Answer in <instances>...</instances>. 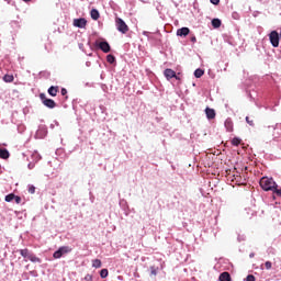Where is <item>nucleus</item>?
Returning a JSON list of instances; mask_svg holds the SVG:
<instances>
[{
  "label": "nucleus",
  "instance_id": "f257e3e1",
  "mask_svg": "<svg viewBox=\"0 0 281 281\" xmlns=\"http://www.w3.org/2000/svg\"><path fill=\"white\" fill-rule=\"evenodd\" d=\"M260 188L265 190V192H272V190H276L278 188V184L273 180V178H267L262 177L259 181Z\"/></svg>",
  "mask_w": 281,
  "mask_h": 281
},
{
  "label": "nucleus",
  "instance_id": "f03ea898",
  "mask_svg": "<svg viewBox=\"0 0 281 281\" xmlns=\"http://www.w3.org/2000/svg\"><path fill=\"white\" fill-rule=\"evenodd\" d=\"M94 47H98L99 49H101L103 54H109V52H111V45L104 38L97 40L94 42Z\"/></svg>",
  "mask_w": 281,
  "mask_h": 281
},
{
  "label": "nucleus",
  "instance_id": "7ed1b4c3",
  "mask_svg": "<svg viewBox=\"0 0 281 281\" xmlns=\"http://www.w3.org/2000/svg\"><path fill=\"white\" fill-rule=\"evenodd\" d=\"M70 251H71V247L61 246L53 254V258H55V260H58L60 259L61 256H65V254H70Z\"/></svg>",
  "mask_w": 281,
  "mask_h": 281
},
{
  "label": "nucleus",
  "instance_id": "20e7f679",
  "mask_svg": "<svg viewBox=\"0 0 281 281\" xmlns=\"http://www.w3.org/2000/svg\"><path fill=\"white\" fill-rule=\"evenodd\" d=\"M115 23L116 30H119L121 34H126V32H128V25H126V22H124V20H122L121 18H116Z\"/></svg>",
  "mask_w": 281,
  "mask_h": 281
},
{
  "label": "nucleus",
  "instance_id": "39448f33",
  "mask_svg": "<svg viewBox=\"0 0 281 281\" xmlns=\"http://www.w3.org/2000/svg\"><path fill=\"white\" fill-rule=\"evenodd\" d=\"M269 38H270V43H271L272 47L280 46V34L278 33V31H272L269 34Z\"/></svg>",
  "mask_w": 281,
  "mask_h": 281
},
{
  "label": "nucleus",
  "instance_id": "423d86ee",
  "mask_svg": "<svg viewBox=\"0 0 281 281\" xmlns=\"http://www.w3.org/2000/svg\"><path fill=\"white\" fill-rule=\"evenodd\" d=\"M40 98H41L43 104L45 106H47V109H55L56 108V102L53 99L45 98V94H43V93L40 94Z\"/></svg>",
  "mask_w": 281,
  "mask_h": 281
},
{
  "label": "nucleus",
  "instance_id": "0eeeda50",
  "mask_svg": "<svg viewBox=\"0 0 281 281\" xmlns=\"http://www.w3.org/2000/svg\"><path fill=\"white\" fill-rule=\"evenodd\" d=\"M35 137L36 139H44V137H47V126L40 125L35 133Z\"/></svg>",
  "mask_w": 281,
  "mask_h": 281
},
{
  "label": "nucleus",
  "instance_id": "6e6552de",
  "mask_svg": "<svg viewBox=\"0 0 281 281\" xmlns=\"http://www.w3.org/2000/svg\"><path fill=\"white\" fill-rule=\"evenodd\" d=\"M164 76L167 80H172V78H177V72L170 68L165 69Z\"/></svg>",
  "mask_w": 281,
  "mask_h": 281
},
{
  "label": "nucleus",
  "instance_id": "1a4fd4ad",
  "mask_svg": "<svg viewBox=\"0 0 281 281\" xmlns=\"http://www.w3.org/2000/svg\"><path fill=\"white\" fill-rule=\"evenodd\" d=\"M75 27H86L87 26V20L85 18H79L74 20Z\"/></svg>",
  "mask_w": 281,
  "mask_h": 281
},
{
  "label": "nucleus",
  "instance_id": "9d476101",
  "mask_svg": "<svg viewBox=\"0 0 281 281\" xmlns=\"http://www.w3.org/2000/svg\"><path fill=\"white\" fill-rule=\"evenodd\" d=\"M228 180H231L232 183H235L237 186H240V183H243V177H240L239 175L229 176Z\"/></svg>",
  "mask_w": 281,
  "mask_h": 281
},
{
  "label": "nucleus",
  "instance_id": "9b49d317",
  "mask_svg": "<svg viewBox=\"0 0 281 281\" xmlns=\"http://www.w3.org/2000/svg\"><path fill=\"white\" fill-rule=\"evenodd\" d=\"M205 114H206L207 120H214V117H216V111L212 108H206Z\"/></svg>",
  "mask_w": 281,
  "mask_h": 281
},
{
  "label": "nucleus",
  "instance_id": "f8f14e48",
  "mask_svg": "<svg viewBox=\"0 0 281 281\" xmlns=\"http://www.w3.org/2000/svg\"><path fill=\"white\" fill-rule=\"evenodd\" d=\"M224 126L228 133H232V131H234V122L232 119H226Z\"/></svg>",
  "mask_w": 281,
  "mask_h": 281
},
{
  "label": "nucleus",
  "instance_id": "ddd939ff",
  "mask_svg": "<svg viewBox=\"0 0 281 281\" xmlns=\"http://www.w3.org/2000/svg\"><path fill=\"white\" fill-rule=\"evenodd\" d=\"M0 159H10V151L0 147Z\"/></svg>",
  "mask_w": 281,
  "mask_h": 281
},
{
  "label": "nucleus",
  "instance_id": "4468645a",
  "mask_svg": "<svg viewBox=\"0 0 281 281\" xmlns=\"http://www.w3.org/2000/svg\"><path fill=\"white\" fill-rule=\"evenodd\" d=\"M190 34L189 27H181L177 31V36H188Z\"/></svg>",
  "mask_w": 281,
  "mask_h": 281
},
{
  "label": "nucleus",
  "instance_id": "2eb2a0df",
  "mask_svg": "<svg viewBox=\"0 0 281 281\" xmlns=\"http://www.w3.org/2000/svg\"><path fill=\"white\" fill-rule=\"evenodd\" d=\"M20 256H22V258H27V260H30V256H32V251H30L27 248L20 249Z\"/></svg>",
  "mask_w": 281,
  "mask_h": 281
},
{
  "label": "nucleus",
  "instance_id": "dca6fc26",
  "mask_svg": "<svg viewBox=\"0 0 281 281\" xmlns=\"http://www.w3.org/2000/svg\"><path fill=\"white\" fill-rule=\"evenodd\" d=\"M90 16L93 21H98V19H100V11H98L97 9H92L90 11Z\"/></svg>",
  "mask_w": 281,
  "mask_h": 281
},
{
  "label": "nucleus",
  "instance_id": "f3484780",
  "mask_svg": "<svg viewBox=\"0 0 281 281\" xmlns=\"http://www.w3.org/2000/svg\"><path fill=\"white\" fill-rule=\"evenodd\" d=\"M220 281H232V276H229V272H222L220 274Z\"/></svg>",
  "mask_w": 281,
  "mask_h": 281
},
{
  "label": "nucleus",
  "instance_id": "a211bd4d",
  "mask_svg": "<svg viewBox=\"0 0 281 281\" xmlns=\"http://www.w3.org/2000/svg\"><path fill=\"white\" fill-rule=\"evenodd\" d=\"M29 260L31 262H37L38 265H41L43 262V260H41V258L36 257V255H34V252H32L30 255Z\"/></svg>",
  "mask_w": 281,
  "mask_h": 281
},
{
  "label": "nucleus",
  "instance_id": "6ab92c4d",
  "mask_svg": "<svg viewBox=\"0 0 281 281\" xmlns=\"http://www.w3.org/2000/svg\"><path fill=\"white\" fill-rule=\"evenodd\" d=\"M48 93L52 95V98H56V95L58 94V87L52 86L50 88H48Z\"/></svg>",
  "mask_w": 281,
  "mask_h": 281
},
{
  "label": "nucleus",
  "instance_id": "aec40b11",
  "mask_svg": "<svg viewBox=\"0 0 281 281\" xmlns=\"http://www.w3.org/2000/svg\"><path fill=\"white\" fill-rule=\"evenodd\" d=\"M211 23L215 30H217V27H221L222 25L221 19H217V18L213 19Z\"/></svg>",
  "mask_w": 281,
  "mask_h": 281
},
{
  "label": "nucleus",
  "instance_id": "412c9836",
  "mask_svg": "<svg viewBox=\"0 0 281 281\" xmlns=\"http://www.w3.org/2000/svg\"><path fill=\"white\" fill-rule=\"evenodd\" d=\"M92 267H93L94 269H100V268L102 267V260H100V259H93V260H92Z\"/></svg>",
  "mask_w": 281,
  "mask_h": 281
},
{
  "label": "nucleus",
  "instance_id": "4be33fe9",
  "mask_svg": "<svg viewBox=\"0 0 281 281\" xmlns=\"http://www.w3.org/2000/svg\"><path fill=\"white\" fill-rule=\"evenodd\" d=\"M31 157H32V160L33 161H35V164L36 162H38V161H41V154H38V151H34L32 155H31Z\"/></svg>",
  "mask_w": 281,
  "mask_h": 281
},
{
  "label": "nucleus",
  "instance_id": "5701e85b",
  "mask_svg": "<svg viewBox=\"0 0 281 281\" xmlns=\"http://www.w3.org/2000/svg\"><path fill=\"white\" fill-rule=\"evenodd\" d=\"M100 278H102L104 280V278H109V269L103 268L100 271Z\"/></svg>",
  "mask_w": 281,
  "mask_h": 281
},
{
  "label": "nucleus",
  "instance_id": "b1692460",
  "mask_svg": "<svg viewBox=\"0 0 281 281\" xmlns=\"http://www.w3.org/2000/svg\"><path fill=\"white\" fill-rule=\"evenodd\" d=\"M3 81L4 82H14V76H12V75H4L3 76Z\"/></svg>",
  "mask_w": 281,
  "mask_h": 281
},
{
  "label": "nucleus",
  "instance_id": "393cba45",
  "mask_svg": "<svg viewBox=\"0 0 281 281\" xmlns=\"http://www.w3.org/2000/svg\"><path fill=\"white\" fill-rule=\"evenodd\" d=\"M15 195L13 193H10L8 195H5L4 201H7V203H12V201H14Z\"/></svg>",
  "mask_w": 281,
  "mask_h": 281
},
{
  "label": "nucleus",
  "instance_id": "a878e982",
  "mask_svg": "<svg viewBox=\"0 0 281 281\" xmlns=\"http://www.w3.org/2000/svg\"><path fill=\"white\" fill-rule=\"evenodd\" d=\"M203 74H205V71H204L203 69H201V68H198V69H195V71H194V76H195L196 78H201V77L203 76Z\"/></svg>",
  "mask_w": 281,
  "mask_h": 281
},
{
  "label": "nucleus",
  "instance_id": "bb28decb",
  "mask_svg": "<svg viewBox=\"0 0 281 281\" xmlns=\"http://www.w3.org/2000/svg\"><path fill=\"white\" fill-rule=\"evenodd\" d=\"M106 60H108V63H109L110 65H114V63H115V57L110 54V55L106 56Z\"/></svg>",
  "mask_w": 281,
  "mask_h": 281
},
{
  "label": "nucleus",
  "instance_id": "cd10ccee",
  "mask_svg": "<svg viewBox=\"0 0 281 281\" xmlns=\"http://www.w3.org/2000/svg\"><path fill=\"white\" fill-rule=\"evenodd\" d=\"M240 142H241L240 138L234 137V138L232 139V145H233V146H240Z\"/></svg>",
  "mask_w": 281,
  "mask_h": 281
},
{
  "label": "nucleus",
  "instance_id": "c85d7f7f",
  "mask_svg": "<svg viewBox=\"0 0 281 281\" xmlns=\"http://www.w3.org/2000/svg\"><path fill=\"white\" fill-rule=\"evenodd\" d=\"M272 192H273V194H277V196H281V189H278V187H274Z\"/></svg>",
  "mask_w": 281,
  "mask_h": 281
},
{
  "label": "nucleus",
  "instance_id": "c756f323",
  "mask_svg": "<svg viewBox=\"0 0 281 281\" xmlns=\"http://www.w3.org/2000/svg\"><path fill=\"white\" fill-rule=\"evenodd\" d=\"M265 267L269 271V269H271V267H273V263H271V261H266Z\"/></svg>",
  "mask_w": 281,
  "mask_h": 281
},
{
  "label": "nucleus",
  "instance_id": "7c9ffc66",
  "mask_svg": "<svg viewBox=\"0 0 281 281\" xmlns=\"http://www.w3.org/2000/svg\"><path fill=\"white\" fill-rule=\"evenodd\" d=\"M85 281H93V276L91 274H86L83 278Z\"/></svg>",
  "mask_w": 281,
  "mask_h": 281
},
{
  "label": "nucleus",
  "instance_id": "2f4dec72",
  "mask_svg": "<svg viewBox=\"0 0 281 281\" xmlns=\"http://www.w3.org/2000/svg\"><path fill=\"white\" fill-rule=\"evenodd\" d=\"M246 281H256V277H254L252 274H248Z\"/></svg>",
  "mask_w": 281,
  "mask_h": 281
},
{
  "label": "nucleus",
  "instance_id": "473e14b6",
  "mask_svg": "<svg viewBox=\"0 0 281 281\" xmlns=\"http://www.w3.org/2000/svg\"><path fill=\"white\" fill-rule=\"evenodd\" d=\"M29 192H30V194H34V192H36V188L34 186H31L29 188Z\"/></svg>",
  "mask_w": 281,
  "mask_h": 281
},
{
  "label": "nucleus",
  "instance_id": "72a5a7b5",
  "mask_svg": "<svg viewBox=\"0 0 281 281\" xmlns=\"http://www.w3.org/2000/svg\"><path fill=\"white\" fill-rule=\"evenodd\" d=\"M150 273L151 276H157V268L150 267Z\"/></svg>",
  "mask_w": 281,
  "mask_h": 281
},
{
  "label": "nucleus",
  "instance_id": "f704fd0d",
  "mask_svg": "<svg viewBox=\"0 0 281 281\" xmlns=\"http://www.w3.org/2000/svg\"><path fill=\"white\" fill-rule=\"evenodd\" d=\"M56 126H60V124L58 123V121H54V122L50 124V128H55Z\"/></svg>",
  "mask_w": 281,
  "mask_h": 281
},
{
  "label": "nucleus",
  "instance_id": "c9c22d12",
  "mask_svg": "<svg viewBox=\"0 0 281 281\" xmlns=\"http://www.w3.org/2000/svg\"><path fill=\"white\" fill-rule=\"evenodd\" d=\"M23 131H25V125H19L18 126V132L23 133Z\"/></svg>",
  "mask_w": 281,
  "mask_h": 281
},
{
  "label": "nucleus",
  "instance_id": "e433bc0d",
  "mask_svg": "<svg viewBox=\"0 0 281 281\" xmlns=\"http://www.w3.org/2000/svg\"><path fill=\"white\" fill-rule=\"evenodd\" d=\"M36 166V164H34V162H29V165H27V168H29V170H34V167Z\"/></svg>",
  "mask_w": 281,
  "mask_h": 281
},
{
  "label": "nucleus",
  "instance_id": "4c0bfd02",
  "mask_svg": "<svg viewBox=\"0 0 281 281\" xmlns=\"http://www.w3.org/2000/svg\"><path fill=\"white\" fill-rule=\"evenodd\" d=\"M13 201H15V203H21V196L15 195V198H13Z\"/></svg>",
  "mask_w": 281,
  "mask_h": 281
},
{
  "label": "nucleus",
  "instance_id": "58836bf2",
  "mask_svg": "<svg viewBox=\"0 0 281 281\" xmlns=\"http://www.w3.org/2000/svg\"><path fill=\"white\" fill-rule=\"evenodd\" d=\"M213 5H218L221 3V0H210Z\"/></svg>",
  "mask_w": 281,
  "mask_h": 281
},
{
  "label": "nucleus",
  "instance_id": "ea45409f",
  "mask_svg": "<svg viewBox=\"0 0 281 281\" xmlns=\"http://www.w3.org/2000/svg\"><path fill=\"white\" fill-rule=\"evenodd\" d=\"M246 122H247V124H249L250 126H254V121H249V116H246Z\"/></svg>",
  "mask_w": 281,
  "mask_h": 281
},
{
  "label": "nucleus",
  "instance_id": "a19ab883",
  "mask_svg": "<svg viewBox=\"0 0 281 281\" xmlns=\"http://www.w3.org/2000/svg\"><path fill=\"white\" fill-rule=\"evenodd\" d=\"M61 95H67V89L65 88L61 89Z\"/></svg>",
  "mask_w": 281,
  "mask_h": 281
},
{
  "label": "nucleus",
  "instance_id": "79ce46f5",
  "mask_svg": "<svg viewBox=\"0 0 281 281\" xmlns=\"http://www.w3.org/2000/svg\"><path fill=\"white\" fill-rule=\"evenodd\" d=\"M191 43H196V37H191Z\"/></svg>",
  "mask_w": 281,
  "mask_h": 281
},
{
  "label": "nucleus",
  "instance_id": "37998d69",
  "mask_svg": "<svg viewBox=\"0 0 281 281\" xmlns=\"http://www.w3.org/2000/svg\"><path fill=\"white\" fill-rule=\"evenodd\" d=\"M255 256H256V254H254V252L249 254V258H254Z\"/></svg>",
  "mask_w": 281,
  "mask_h": 281
},
{
  "label": "nucleus",
  "instance_id": "c03bdc74",
  "mask_svg": "<svg viewBox=\"0 0 281 281\" xmlns=\"http://www.w3.org/2000/svg\"><path fill=\"white\" fill-rule=\"evenodd\" d=\"M176 80H181V78L178 76V75H176V77H173Z\"/></svg>",
  "mask_w": 281,
  "mask_h": 281
},
{
  "label": "nucleus",
  "instance_id": "a18cd8bd",
  "mask_svg": "<svg viewBox=\"0 0 281 281\" xmlns=\"http://www.w3.org/2000/svg\"><path fill=\"white\" fill-rule=\"evenodd\" d=\"M86 65H87V67H90V66H91V63H90V61H87Z\"/></svg>",
  "mask_w": 281,
  "mask_h": 281
},
{
  "label": "nucleus",
  "instance_id": "49530a36",
  "mask_svg": "<svg viewBox=\"0 0 281 281\" xmlns=\"http://www.w3.org/2000/svg\"><path fill=\"white\" fill-rule=\"evenodd\" d=\"M25 3H29V1H32V0H23Z\"/></svg>",
  "mask_w": 281,
  "mask_h": 281
}]
</instances>
